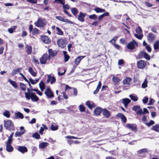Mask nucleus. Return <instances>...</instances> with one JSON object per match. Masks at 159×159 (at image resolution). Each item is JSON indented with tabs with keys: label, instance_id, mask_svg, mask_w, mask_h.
<instances>
[{
	"label": "nucleus",
	"instance_id": "473e14b6",
	"mask_svg": "<svg viewBox=\"0 0 159 159\" xmlns=\"http://www.w3.org/2000/svg\"><path fill=\"white\" fill-rule=\"evenodd\" d=\"M127 127L129 129H130L133 130L135 131L137 129L135 126H134L133 124H128L126 125Z\"/></svg>",
	"mask_w": 159,
	"mask_h": 159
},
{
	"label": "nucleus",
	"instance_id": "338daca9",
	"mask_svg": "<svg viewBox=\"0 0 159 159\" xmlns=\"http://www.w3.org/2000/svg\"><path fill=\"white\" fill-rule=\"evenodd\" d=\"M114 46V47L117 50H120V46L119 45L113 43L112 44Z\"/></svg>",
	"mask_w": 159,
	"mask_h": 159
},
{
	"label": "nucleus",
	"instance_id": "1a4fd4ad",
	"mask_svg": "<svg viewBox=\"0 0 159 159\" xmlns=\"http://www.w3.org/2000/svg\"><path fill=\"white\" fill-rule=\"evenodd\" d=\"M137 65L138 68L142 69L145 67L146 65V63L144 61L140 60L137 61Z\"/></svg>",
	"mask_w": 159,
	"mask_h": 159
},
{
	"label": "nucleus",
	"instance_id": "9b49d317",
	"mask_svg": "<svg viewBox=\"0 0 159 159\" xmlns=\"http://www.w3.org/2000/svg\"><path fill=\"white\" fill-rule=\"evenodd\" d=\"M40 39L43 43L46 44H49L51 42V40L48 36H41Z\"/></svg>",
	"mask_w": 159,
	"mask_h": 159
},
{
	"label": "nucleus",
	"instance_id": "37998d69",
	"mask_svg": "<svg viewBox=\"0 0 159 159\" xmlns=\"http://www.w3.org/2000/svg\"><path fill=\"white\" fill-rule=\"evenodd\" d=\"M32 137L33 138H35L37 139H40V135L38 133L35 132L32 135Z\"/></svg>",
	"mask_w": 159,
	"mask_h": 159
},
{
	"label": "nucleus",
	"instance_id": "5701e85b",
	"mask_svg": "<svg viewBox=\"0 0 159 159\" xmlns=\"http://www.w3.org/2000/svg\"><path fill=\"white\" fill-rule=\"evenodd\" d=\"M8 81L9 82L11 85L15 88H16L18 87V85L16 81H13L10 79L8 80Z\"/></svg>",
	"mask_w": 159,
	"mask_h": 159
},
{
	"label": "nucleus",
	"instance_id": "f257e3e1",
	"mask_svg": "<svg viewBox=\"0 0 159 159\" xmlns=\"http://www.w3.org/2000/svg\"><path fill=\"white\" fill-rule=\"evenodd\" d=\"M25 98L28 100L31 99L33 102H37L39 100V98L34 93L31 92L28 93L27 92H25Z\"/></svg>",
	"mask_w": 159,
	"mask_h": 159
},
{
	"label": "nucleus",
	"instance_id": "dca6fc26",
	"mask_svg": "<svg viewBox=\"0 0 159 159\" xmlns=\"http://www.w3.org/2000/svg\"><path fill=\"white\" fill-rule=\"evenodd\" d=\"M86 14L83 13L81 12H80L78 16V19L81 22H84V18L86 16Z\"/></svg>",
	"mask_w": 159,
	"mask_h": 159
},
{
	"label": "nucleus",
	"instance_id": "052dcab7",
	"mask_svg": "<svg viewBox=\"0 0 159 159\" xmlns=\"http://www.w3.org/2000/svg\"><path fill=\"white\" fill-rule=\"evenodd\" d=\"M147 83L146 80H145V81H144L142 84V86L143 88H145L147 87Z\"/></svg>",
	"mask_w": 159,
	"mask_h": 159
},
{
	"label": "nucleus",
	"instance_id": "8fccbe9b",
	"mask_svg": "<svg viewBox=\"0 0 159 159\" xmlns=\"http://www.w3.org/2000/svg\"><path fill=\"white\" fill-rule=\"evenodd\" d=\"M39 30L36 28H35L33 29V30L32 31V34L33 35H35L36 34H39Z\"/></svg>",
	"mask_w": 159,
	"mask_h": 159
},
{
	"label": "nucleus",
	"instance_id": "4d7b16f0",
	"mask_svg": "<svg viewBox=\"0 0 159 159\" xmlns=\"http://www.w3.org/2000/svg\"><path fill=\"white\" fill-rule=\"evenodd\" d=\"M144 58L148 60H149L151 58L150 56L147 53L145 52Z\"/></svg>",
	"mask_w": 159,
	"mask_h": 159
},
{
	"label": "nucleus",
	"instance_id": "b1692460",
	"mask_svg": "<svg viewBox=\"0 0 159 159\" xmlns=\"http://www.w3.org/2000/svg\"><path fill=\"white\" fill-rule=\"evenodd\" d=\"M26 51L28 55H30L32 52V48L31 46L27 45L26 47Z\"/></svg>",
	"mask_w": 159,
	"mask_h": 159
},
{
	"label": "nucleus",
	"instance_id": "09e8293b",
	"mask_svg": "<svg viewBox=\"0 0 159 159\" xmlns=\"http://www.w3.org/2000/svg\"><path fill=\"white\" fill-rule=\"evenodd\" d=\"M51 129L52 131H55L58 129V126L57 125L54 126L53 124H52L51 125Z\"/></svg>",
	"mask_w": 159,
	"mask_h": 159
},
{
	"label": "nucleus",
	"instance_id": "58836bf2",
	"mask_svg": "<svg viewBox=\"0 0 159 159\" xmlns=\"http://www.w3.org/2000/svg\"><path fill=\"white\" fill-rule=\"evenodd\" d=\"M17 26H13L12 28H11L8 29L7 30L10 34H12L14 32V30H15Z\"/></svg>",
	"mask_w": 159,
	"mask_h": 159
},
{
	"label": "nucleus",
	"instance_id": "2f4dec72",
	"mask_svg": "<svg viewBox=\"0 0 159 159\" xmlns=\"http://www.w3.org/2000/svg\"><path fill=\"white\" fill-rule=\"evenodd\" d=\"M15 115L16 116V119L20 118L21 119H22L24 118V116L23 114L20 112H18L17 113H15Z\"/></svg>",
	"mask_w": 159,
	"mask_h": 159
},
{
	"label": "nucleus",
	"instance_id": "0e129e2a",
	"mask_svg": "<svg viewBox=\"0 0 159 159\" xmlns=\"http://www.w3.org/2000/svg\"><path fill=\"white\" fill-rule=\"evenodd\" d=\"M26 1L31 4H36L37 3L36 0H26Z\"/></svg>",
	"mask_w": 159,
	"mask_h": 159
},
{
	"label": "nucleus",
	"instance_id": "cd10ccee",
	"mask_svg": "<svg viewBox=\"0 0 159 159\" xmlns=\"http://www.w3.org/2000/svg\"><path fill=\"white\" fill-rule=\"evenodd\" d=\"M49 145V143L47 142H43L39 144V148L41 149H44Z\"/></svg>",
	"mask_w": 159,
	"mask_h": 159
},
{
	"label": "nucleus",
	"instance_id": "7ed1b4c3",
	"mask_svg": "<svg viewBox=\"0 0 159 159\" xmlns=\"http://www.w3.org/2000/svg\"><path fill=\"white\" fill-rule=\"evenodd\" d=\"M136 46L138 47V43L134 39L127 44L126 47L128 49L132 50L135 48Z\"/></svg>",
	"mask_w": 159,
	"mask_h": 159
},
{
	"label": "nucleus",
	"instance_id": "e2e57ef3",
	"mask_svg": "<svg viewBox=\"0 0 159 159\" xmlns=\"http://www.w3.org/2000/svg\"><path fill=\"white\" fill-rule=\"evenodd\" d=\"M145 48H146V49H147L148 52H151L152 49H151V47H150V46L149 45H147L146 46Z\"/></svg>",
	"mask_w": 159,
	"mask_h": 159
},
{
	"label": "nucleus",
	"instance_id": "0eeeda50",
	"mask_svg": "<svg viewBox=\"0 0 159 159\" xmlns=\"http://www.w3.org/2000/svg\"><path fill=\"white\" fill-rule=\"evenodd\" d=\"M44 93L48 98H52L54 97L53 93L49 87H47L45 89Z\"/></svg>",
	"mask_w": 159,
	"mask_h": 159
},
{
	"label": "nucleus",
	"instance_id": "f3484780",
	"mask_svg": "<svg viewBox=\"0 0 159 159\" xmlns=\"http://www.w3.org/2000/svg\"><path fill=\"white\" fill-rule=\"evenodd\" d=\"M102 115L106 118H108L111 116V113L109 111L106 109L102 110Z\"/></svg>",
	"mask_w": 159,
	"mask_h": 159
},
{
	"label": "nucleus",
	"instance_id": "39448f33",
	"mask_svg": "<svg viewBox=\"0 0 159 159\" xmlns=\"http://www.w3.org/2000/svg\"><path fill=\"white\" fill-rule=\"evenodd\" d=\"M57 43L58 47L63 48L66 47L67 42L65 39L61 38L58 40L57 41Z\"/></svg>",
	"mask_w": 159,
	"mask_h": 159
},
{
	"label": "nucleus",
	"instance_id": "774afa93",
	"mask_svg": "<svg viewBox=\"0 0 159 159\" xmlns=\"http://www.w3.org/2000/svg\"><path fill=\"white\" fill-rule=\"evenodd\" d=\"M100 23V22H99L98 21H94L93 22L91 25H94V26H96L97 25H98Z\"/></svg>",
	"mask_w": 159,
	"mask_h": 159
},
{
	"label": "nucleus",
	"instance_id": "6e6d98bb",
	"mask_svg": "<svg viewBox=\"0 0 159 159\" xmlns=\"http://www.w3.org/2000/svg\"><path fill=\"white\" fill-rule=\"evenodd\" d=\"M140 108V107L139 106H134L133 107V110L136 112Z\"/></svg>",
	"mask_w": 159,
	"mask_h": 159
},
{
	"label": "nucleus",
	"instance_id": "c756f323",
	"mask_svg": "<svg viewBox=\"0 0 159 159\" xmlns=\"http://www.w3.org/2000/svg\"><path fill=\"white\" fill-rule=\"evenodd\" d=\"M39 87L41 91H43L45 89V84L42 80H41L39 83Z\"/></svg>",
	"mask_w": 159,
	"mask_h": 159
},
{
	"label": "nucleus",
	"instance_id": "f8f14e48",
	"mask_svg": "<svg viewBox=\"0 0 159 159\" xmlns=\"http://www.w3.org/2000/svg\"><path fill=\"white\" fill-rule=\"evenodd\" d=\"M56 18L61 21L66 22L71 24H73V22L67 19H64L63 17L60 16H57L56 17Z\"/></svg>",
	"mask_w": 159,
	"mask_h": 159
},
{
	"label": "nucleus",
	"instance_id": "49530a36",
	"mask_svg": "<svg viewBox=\"0 0 159 159\" xmlns=\"http://www.w3.org/2000/svg\"><path fill=\"white\" fill-rule=\"evenodd\" d=\"M136 32L137 34H143L142 30L140 26H139L136 28Z\"/></svg>",
	"mask_w": 159,
	"mask_h": 159
},
{
	"label": "nucleus",
	"instance_id": "423d86ee",
	"mask_svg": "<svg viewBox=\"0 0 159 159\" xmlns=\"http://www.w3.org/2000/svg\"><path fill=\"white\" fill-rule=\"evenodd\" d=\"M45 19L39 18L37 21L34 23V24L38 27H43L45 25Z\"/></svg>",
	"mask_w": 159,
	"mask_h": 159
},
{
	"label": "nucleus",
	"instance_id": "69168bd1",
	"mask_svg": "<svg viewBox=\"0 0 159 159\" xmlns=\"http://www.w3.org/2000/svg\"><path fill=\"white\" fill-rule=\"evenodd\" d=\"M136 113L137 115H141L142 114H143L142 110L140 108L138 111H137Z\"/></svg>",
	"mask_w": 159,
	"mask_h": 159
},
{
	"label": "nucleus",
	"instance_id": "680f3d73",
	"mask_svg": "<svg viewBox=\"0 0 159 159\" xmlns=\"http://www.w3.org/2000/svg\"><path fill=\"white\" fill-rule=\"evenodd\" d=\"M147 149L146 148L142 149H141L139 151V154L142 153L144 152H147Z\"/></svg>",
	"mask_w": 159,
	"mask_h": 159
},
{
	"label": "nucleus",
	"instance_id": "c03bdc74",
	"mask_svg": "<svg viewBox=\"0 0 159 159\" xmlns=\"http://www.w3.org/2000/svg\"><path fill=\"white\" fill-rule=\"evenodd\" d=\"M71 11L74 16L76 15L78 13V11L75 7L72 8L71 9Z\"/></svg>",
	"mask_w": 159,
	"mask_h": 159
},
{
	"label": "nucleus",
	"instance_id": "a18cd8bd",
	"mask_svg": "<svg viewBox=\"0 0 159 159\" xmlns=\"http://www.w3.org/2000/svg\"><path fill=\"white\" fill-rule=\"evenodd\" d=\"M129 97L134 102L137 101L138 100V98L137 96L130 94L129 95Z\"/></svg>",
	"mask_w": 159,
	"mask_h": 159
},
{
	"label": "nucleus",
	"instance_id": "4468645a",
	"mask_svg": "<svg viewBox=\"0 0 159 159\" xmlns=\"http://www.w3.org/2000/svg\"><path fill=\"white\" fill-rule=\"evenodd\" d=\"M85 105L90 109L96 106L95 104L93 102L89 101H86L85 102Z\"/></svg>",
	"mask_w": 159,
	"mask_h": 159
},
{
	"label": "nucleus",
	"instance_id": "7c9ffc66",
	"mask_svg": "<svg viewBox=\"0 0 159 159\" xmlns=\"http://www.w3.org/2000/svg\"><path fill=\"white\" fill-rule=\"evenodd\" d=\"M28 71L33 76L35 77L37 75L36 73L34 71L32 67H30L29 68Z\"/></svg>",
	"mask_w": 159,
	"mask_h": 159
},
{
	"label": "nucleus",
	"instance_id": "603ef678",
	"mask_svg": "<svg viewBox=\"0 0 159 159\" xmlns=\"http://www.w3.org/2000/svg\"><path fill=\"white\" fill-rule=\"evenodd\" d=\"M134 35L137 39L139 40L142 39L143 37V34H135Z\"/></svg>",
	"mask_w": 159,
	"mask_h": 159
},
{
	"label": "nucleus",
	"instance_id": "de8ad7c7",
	"mask_svg": "<svg viewBox=\"0 0 159 159\" xmlns=\"http://www.w3.org/2000/svg\"><path fill=\"white\" fill-rule=\"evenodd\" d=\"M3 115L4 116L7 118H9L10 117V113L8 111L5 110Z\"/></svg>",
	"mask_w": 159,
	"mask_h": 159
},
{
	"label": "nucleus",
	"instance_id": "6e6552de",
	"mask_svg": "<svg viewBox=\"0 0 159 159\" xmlns=\"http://www.w3.org/2000/svg\"><path fill=\"white\" fill-rule=\"evenodd\" d=\"M155 35L152 33H149L147 36V40L149 43L153 42L155 40Z\"/></svg>",
	"mask_w": 159,
	"mask_h": 159
},
{
	"label": "nucleus",
	"instance_id": "e433bc0d",
	"mask_svg": "<svg viewBox=\"0 0 159 159\" xmlns=\"http://www.w3.org/2000/svg\"><path fill=\"white\" fill-rule=\"evenodd\" d=\"M13 148L12 146L10 145H6V150L8 152H11L13 151Z\"/></svg>",
	"mask_w": 159,
	"mask_h": 159
},
{
	"label": "nucleus",
	"instance_id": "4be33fe9",
	"mask_svg": "<svg viewBox=\"0 0 159 159\" xmlns=\"http://www.w3.org/2000/svg\"><path fill=\"white\" fill-rule=\"evenodd\" d=\"M85 57V56H79L75 60V63L77 65H78L81 61Z\"/></svg>",
	"mask_w": 159,
	"mask_h": 159
},
{
	"label": "nucleus",
	"instance_id": "a211bd4d",
	"mask_svg": "<svg viewBox=\"0 0 159 159\" xmlns=\"http://www.w3.org/2000/svg\"><path fill=\"white\" fill-rule=\"evenodd\" d=\"M117 116L118 118H120L124 123H125L126 122L127 119L124 115L122 113H118L117 115Z\"/></svg>",
	"mask_w": 159,
	"mask_h": 159
},
{
	"label": "nucleus",
	"instance_id": "20e7f679",
	"mask_svg": "<svg viewBox=\"0 0 159 159\" xmlns=\"http://www.w3.org/2000/svg\"><path fill=\"white\" fill-rule=\"evenodd\" d=\"M51 58L47 53L44 54L39 59L40 63L42 64H44L46 63L47 61H50Z\"/></svg>",
	"mask_w": 159,
	"mask_h": 159
},
{
	"label": "nucleus",
	"instance_id": "2eb2a0df",
	"mask_svg": "<svg viewBox=\"0 0 159 159\" xmlns=\"http://www.w3.org/2000/svg\"><path fill=\"white\" fill-rule=\"evenodd\" d=\"M122 103L124 105L125 107L127 108L128 104L131 102V100L128 98H124L122 99Z\"/></svg>",
	"mask_w": 159,
	"mask_h": 159
},
{
	"label": "nucleus",
	"instance_id": "a878e982",
	"mask_svg": "<svg viewBox=\"0 0 159 159\" xmlns=\"http://www.w3.org/2000/svg\"><path fill=\"white\" fill-rule=\"evenodd\" d=\"M67 52L66 51H63V53L64 56V61L65 62H67L70 58L69 55L67 54Z\"/></svg>",
	"mask_w": 159,
	"mask_h": 159
},
{
	"label": "nucleus",
	"instance_id": "79ce46f5",
	"mask_svg": "<svg viewBox=\"0 0 159 159\" xmlns=\"http://www.w3.org/2000/svg\"><path fill=\"white\" fill-rule=\"evenodd\" d=\"M79 110L81 112H84L85 111V108L84 106L81 104L79 106Z\"/></svg>",
	"mask_w": 159,
	"mask_h": 159
},
{
	"label": "nucleus",
	"instance_id": "3c124183",
	"mask_svg": "<svg viewBox=\"0 0 159 159\" xmlns=\"http://www.w3.org/2000/svg\"><path fill=\"white\" fill-rule=\"evenodd\" d=\"M89 18L90 19L96 20L97 18V16L95 14H93L92 15L89 16Z\"/></svg>",
	"mask_w": 159,
	"mask_h": 159
},
{
	"label": "nucleus",
	"instance_id": "13d9d810",
	"mask_svg": "<svg viewBox=\"0 0 159 159\" xmlns=\"http://www.w3.org/2000/svg\"><path fill=\"white\" fill-rule=\"evenodd\" d=\"M24 133H21V132L16 131L15 134V136L17 137H20L21 135L23 134Z\"/></svg>",
	"mask_w": 159,
	"mask_h": 159
},
{
	"label": "nucleus",
	"instance_id": "aec40b11",
	"mask_svg": "<svg viewBox=\"0 0 159 159\" xmlns=\"http://www.w3.org/2000/svg\"><path fill=\"white\" fill-rule=\"evenodd\" d=\"M18 150L22 153L27 152L28 149L26 147L23 146H19L18 148Z\"/></svg>",
	"mask_w": 159,
	"mask_h": 159
},
{
	"label": "nucleus",
	"instance_id": "9d476101",
	"mask_svg": "<svg viewBox=\"0 0 159 159\" xmlns=\"http://www.w3.org/2000/svg\"><path fill=\"white\" fill-rule=\"evenodd\" d=\"M52 30H54L56 29V34L62 36L64 35V32L59 27H56L55 25H53L51 27Z\"/></svg>",
	"mask_w": 159,
	"mask_h": 159
},
{
	"label": "nucleus",
	"instance_id": "a19ab883",
	"mask_svg": "<svg viewBox=\"0 0 159 159\" xmlns=\"http://www.w3.org/2000/svg\"><path fill=\"white\" fill-rule=\"evenodd\" d=\"M20 89L23 91H25L26 90V86L25 84L20 83Z\"/></svg>",
	"mask_w": 159,
	"mask_h": 159
},
{
	"label": "nucleus",
	"instance_id": "4c0bfd02",
	"mask_svg": "<svg viewBox=\"0 0 159 159\" xmlns=\"http://www.w3.org/2000/svg\"><path fill=\"white\" fill-rule=\"evenodd\" d=\"M145 53V52L141 51L138 55V58L141 59L144 58Z\"/></svg>",
	"mask_w": 159,
	"mask_h": 159
},
{
	"label": "nucleus",
	"instance_id": "ddd939ff",
	"mask_svg": "<svg viewBox=\"0 0 159 159\" xmlns=\"http://www.w3.org/2000/svg\"><path fill=\"white\" fill-rule=\"evenodd\" d=\"M50 81V84H52L55 83L56 81V79L54 76H52L49 75L48 76V79L46 81V83H48Z\"/></svg>",
	"mask_w": 159,
	"mask_h": 159
},
{
	"label": "nucleus",
	"instance_id": "c9c22d12",
	"mask_svg": "<svg viewBox=\"0 0 159 159\" xmlns=\"http://www.w3.org/2000/svg\"><path fill=\"white\" fill-rule=\"evenodd\" d=\"M154 48L155 50L159 49V40H156L153 45Z\"/></svg>",
	"mask_w": 159,
	"mask_h": 159
},
{
	"label": "nucleus",
	"instance_id": "f03ea898",
	"mask_svg": "<svg viewBox=\"0 0 159 159\" xmlns=\"http://www.w3.org/2000/svg\"><path fill=\"white\" fill-rule=\"evenodd\" d=\"M4 126L5 128L9 130H14L15 127L12 121L11 120H8L4 122Z\"/></svg>",
	"mask_w": 159,
	"mask_h": 159
},
{
	"label": "nucleus",
	"instance_id": "bf43d9fd",
	"mask_svg": "<svg viewBox=\"0 0 159 159\" xmlns=\"http://www.w3.org/2000/svg\"><path fill=\"white\" fill-rule=\"evenodd\" d=\"M12 139L8 138L7 141L6 142V145H10L12 143Z\"/></svg>",
	"mask_w": 159,
	"mask_h": 159
},
{
	"label": "nucleus",
	"instance_id": "f704fd0d",
	"mask_svg": "<svg viewBox=\"0 0 159 159\" xmlns=\"http://www.w3.org/2000/svg\"><path fill=\"white\" fill-rule=\"evenodd\" d=\"M152 129L157 132H159V124L153 126Z\"/></svg>",
	"mask_w": 159,
	"mask_h": 159
},
{
	"label": "nucleus",
	"instance_id": "393cba45",
	"mask_svg": "<svg viewBox=\"0 0 159 159\" xmlns=\"http://www.w3.org/2000/svg\"><path fill=\"white\" fill-rule=\"evenodd\" d=\"M101 82L100 81L98 83V84L96 88V90L93 92L94 94H97L99 91V89L101 88Z\"/></svg>",
	"mask_w": 159,
	"mask_h": 159
},
{
	"label": "nucleus",
	"instance_id": "6ab92c4d",
	"mask_svg": "<svg viewBox=\"0 0 159 159\" xmlns=\"http://www.w3.org/2000/svg\"><path fill=\"white\" fill-rule=\"evenodd\" d=\"M103 109L100 107H97L94 109V114L97 115H100Z\"/></svg>",
	"mask_w": 159,
	"mask_h": 159
},
{
	"label": "nucleus",
	"instance_id": "ea45409f",
	"mask_svg": "<svg viewBox=\"0 0 159 159\" xmlns=\"http://www.w3.org/2000/svg\"><path fill=\"white\" fill-rule=\"evenodd\" d=\"M94 10L97 13L105 12L106 11L104 9H103L99 7L96 8L94 9Z\"/></svg>",
	"mask_w": 159,
	"mask_h": 159
},
{
	"label": "nucleus",
	"instance_id": "864d4df0",
	"mask_svg": "<svg viewBox=\"0 0 159 159\" xmlns=\"http://www.w3.org/2000/svg\"><path fill=\"white\" fill-rule=\"evenodd\" d=\"M32 90H33V91L36 92L40 96H41L43 95V93L42 92H40V91H39L37 89H32Z\"/></svg>",
	"mask_w": 159,
	"mask_h": 159
},
{
	"label": "nucleus",
	"instance_id": "bb28decb",
	"mask_svg": "<svg viewBox=\"0 0 159 159\" xmlns=\"http://www.w3.org/2000/svg\"><path fill=\"white\" fill-rule=\"evenodd\" d=\"M22 70V68H18L16 69H14L12 71L11 75L12 76L16 74L17 72H19Z\"/></svg>",
	"mask_w": 159,
	"mask_h": 159
},
{
	"label": "nucleus",
	"instance_id": "412c9836",
	"mask_svg": "<svg viewBox=\"0 0 159 159\" xmlns=\"http://www.w3.org/2000/svg\"><path fill=\"white\" fill-rule=\"evenodd\" d=\"M131 80V79L130 77H127L123 80V83L125 85H129Z\"/></svg>",
	"mask_w": 159,
	"mask_h": 159
},
{
	"label": "nucleus",
	"instance_id": "c85d7f7f",
	"mask_svg": "<svg viewBox=\"0 0 159 159\" xmlns=\"http://www.w3.org/2000/svg\"><path fill=\"white\" fill-rule=\"evenodd\" d=\"M48 52L49 54L48 56H49L50 57H54L57 54V53L54 52L52 49L51 48L49 49L48 50Z\"/></svg>",
	"mask_w": 159,
	"mask_h": 159
},
{
	"label": "nucleus",
	"instance_id": "72a5a7b5",
	"mask_svg": "<svg viewBox=\"0 0 159 159\" xmlns=\"http://www.w3.org/2000/svg\"><path fill=\"white\" fill-rule=\"evenodd\" d=\"M112 80L114 83L116 84H118L120 80L118 77L114 76L112 77Z\"/></svg>",
	"mask_w": 159,
	"mask_h": 159
},
{
	"label": "nucleus",
	"instance_id": "5fc2aeb1",
	"mask_svg": "<svg viewBox=\"0 0 159 159\" xmlns=\"http://www.w3.org/2000/svg\"><path fill=\"white\" fill-rule=\"evenodd\" d=\"M145 124L148 127H150L151 125L154 124L155 122L153 120H151L149 123H146Z\"/></svg>",
	"mask_w": 159,
	"mask_h": 159
}]
</instances>
